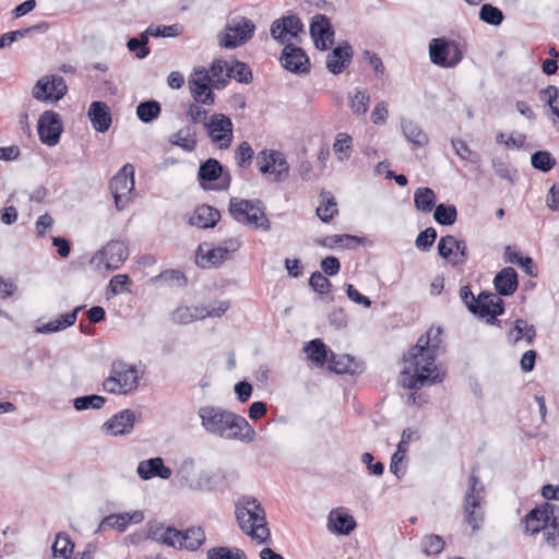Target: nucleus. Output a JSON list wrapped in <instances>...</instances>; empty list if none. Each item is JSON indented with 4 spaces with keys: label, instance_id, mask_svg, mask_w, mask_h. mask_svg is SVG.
I'll return each mask as SVG.
<instances>
[{
    "label": "nucleus",
    "instance_id": "1",
    "mask_svg": "<svg viewBox=\"0 0 559 559\" xmlns=\"http://www.w3.org/2000/svg\"><path fill=\"white\" fill-rule=\"evenodd\" d=\"M443 330L431 326L423 334L409 350V361L414 373L403 370L401 372L403 385L411 390H419L425 385H432L443 381L441 373L436 366V358L442 344Z\"/></svg>",
    "mask_w": 559,
    "mask_h": 559
},
{
    "label": "nucleus",
    "instance_id": "2",
    "mask_svg": "<svg viewBox=\"0 0 559 559\" xmlns=\"http://www.w3.org/2000/svg\"><path fill=\"white\" fill-rule=\"evenodd\" d=\"M198 415L202 427L211 435L245 443L252 442L257 436L255 430L245 417L223 407L202 406Z\"/></svg>",
    "mask_w": 559,
    "mask_h": 559
},
{
    "label": "nucleus",
    "instance_id": "3",
    "mask_svg": "<svg viewBox=\"0 0 559 559\" xmlns=\"http://www.w3.org/2000/svg\"><path fill=\"white\" fill-rule=\"evenodd\" d=\"M236 519L242 532L259 543H267L270 530L265 518V511L261 503L253 497L243 496L236 503Z\"/></svg>",
    "mask_w": 559,
    "mask_h": 559
},
{
    "label": "nucleus",
    "instance_id": "4",
    "mask_svg": "<svg viewBox=\"0 0 559 559\" xmlns=\"http://www.w3.org/2000/svg\"><path fill=\"white\" fill-rule=\"evenodd\" d=\"M459 295L473 316L486 319V323L490 325L500 324L498 317L506 310V304L501 297L488 290H483L475 297L467 285L460 288Z\"/></svg>",
    "mask_w": 559,
    "mask_h": 559
},
{
    "label": "nucleus",
    "instance_id": "5",
    "mask_svg": "<svg viewBox=\"0 0 559 559\" xmlns=\"http://www.w3.org/2000/svg\"><path fill=\"white\" fill-rule=\"evenodd\" d=\"M228 211L231 217L242 225L263 231L271 230V222L265 215V206L259 199L246 200L231 198L229 200Z\"/></svg>",
    "mask_w": 559,
    "mask_h": 559
},
{
    "label": "nucleus",
    "instance_id": "6",
    "mask_svg": "<svg viewBox=\"0 0 559 559\" xmlns=\"http://www.w3.org/2000/svg\"><path fill=\"white\" fill-rule=\"evenodd\" d=\"M478 472V465H473L464 495L465 521L473 531L479 530L484 521L485 487L479 479Z\"/></svg>",
    "mask_w": 559,
    "mask_h": 559
},
{
    "label": "nucleus",
    "instance_id": "7",
    "mask_svg": "<svg viewBox=\"0 0 559 559\" xmlns=\"http://www.w3.org/2000/svg\"><path fill=\"white\" fill-rule=\"evenodd\" d=\"M225 32L217 35L218 45L226 49H234L248 43L254 35V23L242 15H236L228 20Z\"/></svg>",
    "mask_w": 559,
    "mask_h": 559
},
{
    "label": "nucleus",
    "instance_id": "8",
    "mask_svg": "<svg viewBox=\"0 0 559 559\" xmlns=\"http://www.w3.org/2000/svg\"><path fill=\"white\" fill-rule=\"evenodd\" d=\"M428 52L431 63L444 69L456 67L463 59L461 44L444 36L430 39Z\"/></svg>",
    "mask_w": 559,
    "mask_h": 559
},
{
    "label": "nucleus",
    "instance_id": "9",
    "mask_svg": "<svg viewBox=\"0 0 559 559\" xmlns=\"http://www.w3.org/2000/svg\"><path fill=\"white\" fill-rule=\"evenodd\" d=\"M198 180L205 190L225 191L231 183V175L216 158L211 157L200 164Z\"/></svg>",
    "mask_w": 559,
    "mask_h": 559
},
{
    "label": "nucleus",
    "instance_id": "10",
    "mask_svg": "<svg viewBox=\"0 0 559 559\" xmlns=\"http://www.w3.org/2000/svg\"><path fill=\"white\" fill-rule=\"evenodd\" d=\"M241 247L239 238H229L223 240L217 247L209 249L203 253V246L200 245L197 250L195 261L200 267H217L224 263V260L230 252L237 251Z\"/></svg>",
    "mask_w": 559,
    "mask_h": 559
},
{
    "label": "nucleus",
    "instance_id": "11",
    "mask_svg": "<svg viewBox=\"0 0 559 559\" xmlns=\"http://www.w3.org/2000/svg\"><path fill=\"white\" fill-rule=\"evenodd\" d=\"M204 129L213 143H218L219 148H228L233 142L234 124L231 119L224 114H213L204 121Z\"/></svg>",
    "mask_w": 559,
    "mask_h": 559
},
{
    "label": "nucleus",
    "instance_id": "12",
    "mask_svg": "<svg viewBox=\"0 0 559 559\" xmlns=\"http://www.w3.org/2000/svg\"><path fill=\"white\" fill-rule=\"evenodd\" d=\"M305 32V25L297 14L284 15L272 22L270 34L280 44H288Z\"/></svg>",
    "mask_w": 559,
    "mask_h": 559
},
{
    "label": "nucleus",
    "instance_id": "13",
    "mask_svg": "<svg viewBox=\"0 0 559 559\" xmlns=\"http://www.w3.org/2000/svg\"><path fill=\"white\" fill-rule=\"evenodd\" d=\"M68 92V86L62 76L50 75L44 76L36 82L33 87V97L39 102H58Z\"/></svg>",
    "mask_w": 559,
    "mask_h": 559
},
{
    "label": "nucleus",
    "instance_id": "14",
    "mask_svg": "<svg viewBox=\"0 0 559 559\" xmlns=\"http://www.w3.org/2000/svg\"><path fill=\"white\" fill-rule=\"evenodd\" d=\"M257 165L262 174L274 175V181L282 182L288 176V163L278 151H261L257 156Z\"/></svg>",
    "mask_w": 559,
    "mask_h": 559
},
{
    "label": "nucleus",
    "instance_id": "15",
    "mask_svg": "<svg viewBox=\"0 0 559 559\" xmlns=\"http://www.w3.org/2000/svg\"><path fill=\"white\" fill-rule=\"evenodd\" d=\"M309 33L318 50H329L334 44L335 31L330 19L324 14L312 16Z\"/></svg>",
    "mask_w": 559,
    "mask_h": 559
},
{
    "label": "nucleus",
    "instance_id": "16",
    "mask_svg": "<svg viewBox=\"0 0 559 559\" xmlns=\"http://www.w3.org/2000/svg\"><path fill=\"white\" fill-rule=\"evenodd\" d=\"M37 131L41 143L48 146L57 145L63 131L59 114L52 110L44 111L38 119Z\"/></svg>",
    "mask_w": 559,
    "mask_h": 559
},
{
    "label": "nucleus",
    "instance_id": "17",
    "mask_svg": "<svg viewBox=\"0 0 559 559\" xmlns=\"http://www.w3.org/2000/svg\"><path fill=\"white\" fill-rule=\"evenodd\" d=\"M280 61L289 72L295 74H308L310 72V59L306 51L292 43L284 46Z\"/></svg>",
    "mask_w": 559,
    "mask_h": 559
},
{
    "label": "nucleus",
    "instance_id": "18",
    "mask_svg": "<svg viewBox=\"0 0 559 559\" xmlns=\"http://www.w3.org/2000/svg\"><path fill=\"white\" fill-rule=\"evenodd\" d=\"M129 255L127 245L121 240H111L102 248L92 259V262L99 260L105 262L108 271L118 270Z\"/></svg>",
    "mask_w": 559,
    "mask_h": 559
},
{
    "label": "nucleus",
    "instance_id": "19",
    "mask_svg": "<svg viewBox=\"0 0 559 559\" xmlns=\"http://www.w3.org/2000/svg\"><path fill=\"white\" fill-rule=\"evenodd\" d=\"M181 531L163 522L152 520L146 523V538L160 545L177 548L180 545Z\"/></svg>",
    "mask_w": 559,
    "mask_h": 559
},
{
    "label": "nucleus",
    "instance_id": "20",
    "mask_svg": "<svg viewBox=\"0 0 559 559\" xmlns=\"http://www.w3.org/2000/svg\"><path fill=\"white\" fill-rule=\"evenodd\" d=\"M212 78L204 69L195 70L189 80V86L193 99L197 103L211 106L215 102V95L211 90Z\"/></svg>",
    "mask_w": 559,
    "mask_h": 559
},
{
    "label": "nucleus",
    "instance_id": "21",
    "mask_svg": "<svg viewBox=\"0 0 559 559\" xmlns=\"http://www.w3.org/2000/svg\"><path fill=\"white\" fill-rule=\"evenodd\" d=\"M136 416L132 409H122L102 425V431L109 436H126L132 432Z\"/></svg>",
    "mask_w": 559,
    "mask_h": 559
},
{
    "label": "nucleus",
    "instance_id": "22",
    "mask_svg": "<svg viewBox=\"0 0 559 559\" xmlns=\"http://www.w3.org/2000/svg\"><path fill=\"white\" fill-rule=\"evenodd\" d=\"M556 510H559V507L549 502H544L543 504L533 508L524 516L525 533L535 535L547 528L548 522Z\"/></svg>",
    "mask_w": 559,
    "mask_h": 559
},
{
    "label": "nucleus",
    "instance_id": "23",
    "mask_svg": "<svg viewBox=\"0 0 559 559\" xmlns=\"http://www.w3.org/2000/svg\"><path fill=\"white\" fill-rule=\"evenodd\" d=\"M111 373L119 380V386L122 394H128L139 386L140 374L135 366L123 361H114L111 364Z\"/></svg>",
    "mask_w": 559,
    "mask_h": 559
},
{
    "label": "nucleus",
    "instance_id": "24",
    "mask_svg": "<svg viewBox=\"0 0 559 559\" xmlns=\"http://www.w3.org/2000/svg\"><path fill=\"white\" fill-rule=\"evenodd\" d=\"M353 58V48L343 41L332 49L326 57V68L332 74H340L347 68Z\"/></svg>",
    "mask_w": 559,
    "mask_h": 559
},
{
    "label": "nucleus",
    "instance_id": "25",
    "mask_svg": "<svg viewBox=\"0 0 559 559\" xmlns=\"http://www.w3.org/2000/svg\"><path fill=\"white\" fill-rule=\"evenodd\" d=\"M136 473L143 480H148L154 477L162 479H169L173 472L164 464V460L159 456L141 461L138 465Z\"/></svg>",
    "mask_w": 559,
    "mask_h": 559
},
{
    "label": "nucleus",
    "instance_id": "26",
    "mask_svg": "<svg viewBox=\"0 0 559 559\" xmlns=\"http://www.w3.org/2000/svg\"><path fill=\"white\" fill-rule=\"evenodd\" d=\"M493 286L499 297L513 295L519 287L516 271L511 266L503 267L496 274Z\"/></svg>",
    "mask_w": 559,
    "mask_h": 559
},
{
    "label": "nucleus",
    "instance_id": "27",
    "mask_svg": "<svg viewBox=\"0 0 559 559\" xmlns=\"http://www.w3.org/2000/svg\"><path fill=\"white\" fill-rule=\"evenodd\" d=\"M87 115L97 132L105 133L109 130L112 119L110 109L106 103L100 100L92 102Z\"/></svg>",
    "mask_w": 559,
    "mask_h": 559
},
{
    "label": "nucleus",
    "instance_id": "28",
    "mask_svg": "<svg viewBox=\"0 0 559 559\" xmlns=\"http://www.w3.org/2000/svg\"><path fill=\"white\" fill-rule=\"evenodd\" d=\"M219 218L221 213L217 209L207 204H202L190 215L188 223L191 226L207 229L215 227Z\"/></svg>",
    "mask_w": 559,
    "mask_h": 559
},
{
    "label": "nucleus",
    "instance_id": "29",
    "mask_svg": "<svg viewBox=\"0 0 559 559\" xmlns=\"http://www.w3.org/2000/svg\"><path fill=\"white\" fill-rule=\"evenodd\" d=\"M328 528L338 535H349L356 528V521L349 513L333 509L328 518Z\"/></svg>",
    "mask_w": 559,
    "mask_h": 559
},
{
    "label": "nucleus",
    "instance_id": "30",
    "mask_svg": "<svg viewBox=\"0 0 559 559\" xmlns=\"http://www.w3.org/2000/svg\"><path fill=\"white\" fill-rule=\"evenodd\" d=\"M110 192L130 194L134 189V167L126 164L109 181Z\"/></svg>",
    "mask_w": 559,
    "mask_h": 559
},
{
    "label": "nucleus",
    "instance_id": "31",
    "mask_svg": "<svg viewBox=\"0 0 559 559\" xmlns=\"http://www.w3.org/2000/svg\"><path fill=\"white\" fill-rule=\"evenodd\" d=\"M83 308L84 306L75 307L71 312L61 314L56 320L49 321L48 323L38 326L36 332L40 334H50L74 325L78 319V314L81 310H83Z\"/></svg>",
    "mask_w": 559,
    "mask_h": 559
},
{
    "label": "nucleus",
    "instance_id": "32",
    "mask_svg": "<svg viewBox=\"0 0 559 559\" xmlns=\"http://www.w3.org/2000/svg\"><path fill=\"white\" fill-rule=\"evenodd\" d=\"M206 536L201 526H191L181 531L180 545L178 549H186L189 551H197L204 543Z\"/></svg>",
    "mask_w": 559,
    "mask_h": 559
},
{
    "label": "nucleus",
    "instance_id": "33",
    "mask_svg": "<svg viewBox=\"0 0 559 559\" xmlns=\"http://www.w3.org/2000/svg\"><path fill=\"white\" fill-rule=\"evenodd\" d=\"M401 128L405 139L415 147H424L429 143L428 135L417 122L402 119Z\"/></svg>",
    "mask_w": 559,
    "mask_h": 559
},
{
    "label": "nucleus",
    "instance_id": "34",
    "mask_svg": "<svg viewBox=\"0 0 559 559\" xmlns=\"http://www.w3.org/2000/svg\"><path fill=\"white\" fill-rule=\"evenodd\" d=\"M357 362L349 355H335L331 353L329 369L337 374H354L357 370Z\"/></svg>",
    "mask_w": 559,
    "mask_h": 559
},
{
    "label": "nucleus",
    "instance_id": "35",
    "mask_svg": "<svg viewBox=\"0 0 559 559\" xmlns=\"http://www.w3.org/2000/svg\"><path fill=\"white\" fill-rule=\"evenodd\" d=\"M320 197L321 203L317 207V216L321 222L330 223L338 214L336 200L330 192H322Z\"/></svg>",
    "mask_w": 559,
    "mask_h": 559
},
{
    "label": "nucleus",
    "instance_id": "36",
    "mask_svg": "<svg viewBox=\"0 0 559 559\" xmlns=\"http://www.w3.org/2000/svg\"><path fill=\"white\" fill-rule=\"evenodd\" d=\"M436 194L431 188L420 187L414 192L415 207L423 213H429L436 209Z\"/></svg>",
    "mask_w": 559,
    "mask_h": 559
},
{
    "label": "nucleus",
    "instance_id": "37",
    "mask_svg": "<svg viewBox=\"0 0 559 559\" xmlns=\"http://www.w3.org/2000/svg\"><path fill=\"white\" fill-rule=\"evenodd\" d=\"M169 142L186 152H192L197 147L195 131L191 127L182 128L170 136Z\"/></svg>",
    "mask_w": 559,
    "mask_h": 559
},
{
    "label": "nucleus",
    "instance_id": "38",
    "mask_svg": "<svg viewBox=\"0 0 559 559\" xmlns=\"http://www.w3.org/2000/svg\"><path fill=\"white\" fill-rule=\"evenodd\" d=\"M307 357L317 366H323L328 361L326 345L320 338L311 340L305 346Z\"/></svg>",
    "mask_w": 559,
    "mask_h": 559
},
{
    "label": "nucleus",
    "instance_id": "39",
    "mask_svg": "<svg viewBox=\"0 0 559 559\" xmlns=\"http://www.w3.org/2000/svg\"><path fill=\"white\" fill-rule=\"evenodd\" d=\"M162 111L159 102L155 99L141 102L136 106V117L144 123H151L158 118Z\"/></svg>",
    "mask_w": 559,
    "mask_h": 559
},
{
    "label": "nucleus",
    "instance_id": "40",
    "mask_svg": "<svg viewBox=\"0 0 559 559\" xmlns=\"http://www.w3.org/2000/svg\"><path fill=\"white\" fill-rule=\"evenodd\" d=\"M218 481L215 474L211 471L203 469L197 474L194 481H191L192 490L214 491L217 489Z\"/></svg>",
    "mask_w": 559,
    "mask_h": 559
},
{
    "label": "nucleus",
    "instance_id": "41",
    "mask_svg": "<svg viewBox=\"0 0 559 559\" xmlns=\"http://www.w3.org/2000/svg\"><path fill=\"white\" fill-rule=\"evenodd\" d=\"M107 402L105 396L98 394H87L78 396L73 400V407L78 412L87 409H100Z\"/></svg>",
    "mask_w": 559,
    "mask_h": 559
},
{
    "label": "nucleus",
    "instance_id": "42",
    "mask_svg": "<svg viewBox=\"0 0 559 559\" xmlns=\"http://www.w3.org/2000/svg\"><path fill=\"white\" fill-rule=\"evenodd\" d=\"M457 210L452 204L440 203L433 212L435 221L442 226H451L456 222Z\"/></svg>",
    "mask_w": 559,
    "mask_h": 559
},
{
    "label": "nucleus",
    "instance_id": "43",
    "mask_svg": "<svg viewBox=\"0 0 559 559\" xmlns=\"http://www.w3.org/2000/svg\"><path fill=\"white\" fill-rule=\"evenodd\" d=\"M150 35L146 34V29L141 33L139 36H134L128 39L127 48L129 51L134 52L136 58L144 59L146 58L151 50L147 47Z\"/></svg>",
    "mask_w": 559,
    "mask_h": 559
},
{
    "label": "nucleus",
    "instance_id": "44",
    "mask_svg": "<svg viewBox=\"0 0 559 559\" xmlns=\"http://www.w3.org/2000/svg\"><path fill=\"white\" fill-rule=\"evenodd\" d=\"M227 76L245 84H248L252 81V72L250 67L239 60H234L233 64L227 68Z\"/></svg>",
    "mask_w": 559,
    "mask_h": 559
},
{
    "label": "nucleus",
    "instance_id": "45",
    "mask_svg": "<svg viewBox=\"0 0 559 559\" xmlns=\"http://www.w3.org/2000/svg\"><path fill=\"white\" fill-rule=\"evenodd\" d=\"M195 476V461L191 457L185 459L176 472L179 483L191 488V481H194Z\"/></svg>",
    "mask_w": 559,
    "mask_h": 559
},
{
    "label": "nucleus",
    "instance_id": "46",
    "mask_svg": "<svg viewBox=\"0 0 559 559\" xmlns=\"http://www.w3.org/2000/svg\"><path fill=\"white\" fill-rule=\"evenodd\" d=\"M206 557L207 559H247V555L243 550L225 546L209 549Z\"/></svg>",
    "mask_w": 559,
    "mask_h": 559
},
{
    "label": "nucleus",
    "instance_id": "47",
    "mask_svg": "<svg viewBox=\"0 0 559 559\" xmlns=\"http://www.w3.org/2000/svg\"><path fill=\"white\" fill-rule=\"evenodd\" d=\"M74 544L66 533H58L52 545V554L55 557H62L63 559H70Z\"/></svg>",
    "mask_w": 559,
    "mask_h": 559
},
{
    "label": "nucleus",
    "instance_id": "48",
    "mask_svg": "<svg viewBox=\"0 0 559 559\" xmlns=\"http://www.w3.org/2000/svg\"><path fill=\"white\" fill-rule=\"evenodd\" d=\"M479 19L486 24L499 26L503 22L504 15L499 8L485 3L479 10Z\"/></svg>",
    "mask_w": 559,
    "mask_h": 559
},
{
    "label": "nucleus",
    "instance_id": "49",
    "mask_svg": "<svg viewBox=\"0 0 559 559\" xmlns=\"http://www.w3.org/2000/svg\"><path fill=\"white\" fill-rule=\"evenodd\" d=\"M533 168L543 173H548L556 165V159L548 151H536L531 156Z\"/></svg>",
    "mask_w": 559,
    "mask_h": 559
},
{
    "label": "nucleus",
    "instance_id": "50",
    "mask_svg": "<svg viewBox=\"0 0 559 559\" xmlns=\"http://www.w3.org/2000/svg\"><path fill=\"white\" fill-rule=\"evenodd\" d=\"M182 26L180 24L173 25H154L151 24L146 28V34L156 38L176 37L182 33Z\"/></svg>",
    "mask_w": 559,
    "mask_h": 559
},
{
    "label": "nucleus",
    "instance_id": "51",
    "mask_svg": "<svg viewBox=\"0 0 559 559\" xmlns=\"http://www.w3.org/2000/svg\"><path fill=\"white\" fill-rule=\"evenodd\" d=\"M444 548V540L440 535L429 534L423 538L421 550L426 556H437Z\"/></svg>",
    "mask_w": 559,
    "mask_h": 559
},
{
    "label": "nucleus",
    "instance_id": "52",
    "mask_svg": "<svg viewBox=\"0 0 559 559\" xmlns=\"http://www.w3.org/2000/svg\"><path fill=\"white\" fill-rule=\"evenodd\" d=\"M353 139L347 133H338L335 138L333 148L340 160H346L350 156Z\"/></svg>",
    "mask_w": 559,
    "mask_h": 559
},
{
    "label": "nucleus",
    "instance_id": "53",
    "mask_svg": "<svg viewBox=\"0 0 559 559\" xmlns=\"http://www.w3.org/2000/svg\"><path fill=\"white\" fill-rule=\"evenodd\" d=\"M154 280L177 287H183L188 282L187 276L181 271L173 269L162 272Z\"/></svg>",
    "mask_w": 559,
    "mask_h": 559
},
{
    "label": "nucleus",
    "instance_id": "54",
    "mask_svg": "<svg viewBox=\"0 0 559 559\" xmlns=\"http://www.w3.org/2000/svg\"><path fill=\"white\" fill-rule=\"evenodd\" d=\"M452 146L455 151V154L463 160H468L473 164H478L480 162V155L472 151L465 141L463 140H451Z\"/></svg>",
    "mask_w": 559,
    "mask_h": 559
},
{
    "label": "nucleus",
    "instance_id": "55",
    "mask_svg": "<svg viewBox=\"0 0 559 559\" xmlns=\"http://www.w3.org/2000/svg\"><path fill=\"white\" fill-rule=\"evenodd\" d=\"M309 285L321 296L329 294L332 287L330 280L319 271H316L310 275Z\"/></svg>",
    "mask_w": 559,
    "mask_h": 559
},
{
    "label": "nucleus",
    "instance_id": "56",
    "mask_svg": "<svg viewBox=\"0 0 559 559\" xmlns=\"http://www.w3.org/2000/svg\"><path fill=\"white\" fill-rule=\"evenodd\" d=\"M456 238L452 235L442 236L438 242V253L439 255L448 260L451 263V259L453 258V253L455 251Z\"/></svg>",
    "mask_w": 559,
    "mask_h": 559
},
{
    "label": "nucleus",
    "instance_id": "57",
    "mask_svg": "<svg viewBox=\"0 0 559 559\" xmlns=\"http://www.w3.org/2000/svg\"><path fill=\"white\" fill-rule=\"evenodd\" d=\"M437 230L433 227H427L416 237L415 245L421 251H428L437 239Z\"/></svg>",
    "mask_w": 559,
    "mask_h": 559
},
{
    "label": "nucleus",
    "instance_id": "58",
    "mask_svg": "<svg viewBox=\"0 0 559 559\" xmlns=\"http://www.w3.org/2000/svg\"><path fill=\"white\" fill-rule=\"evenodd\" d=\"M369 95L366 91L355 90V94L350 99V108L354 114L360 116L368 109Z\"/></svg>",
    "mask_w": 559,
    "mask_h": 559
},
{
    "label": "nucleus",
    "instance_id": "59",
    "mask_svg": "<svg viewBox=\"0 0 559 559\" xmlns=\"http://www.w3.org/2000/svg\"><path fill=\"white\" fill-rule=\"evenodd\" d=\"M253 154L254 153L251 145L246 141L241 142L235 152V159L237 165L239 167L248 166L253 158Z\"/></svg>",
    "mask_w": 559,
    "mask_h": 559
},
{
    "label": "nucleus",
    "instance_id": "60",
    "mask_svg": "<svg viewBox=\"0 0 559 559\" xmlns=\"http://www.w3.org/2000/svg\"><path fill=\"white\" fill-rule=\"evenodd\" d=\"M468 258L469 254L466 241L456 238L455 251L451 259V265L454 267L464 265L468 261Z\"/></svg>",
    "mask_w": 559,
    "mask_h": 559
},
{
    "label": "nucleus",
    "instance_id": "61",
    "mask_svg": "<svg viewBox=\"0 0 559 559\" xmlns=\"http://www.w3.org/2000/svg\"><path fill=\"white\" fill-rule=\"evenodd\" d=\"M492 167L495 169V173L502 179H507L510 182H513V175L516 173L515 170H512L508 163L500 158H493L492 159Z\"/></svg>",
    "mask_w": 559,
    "mask_h": 559
},
{
    "label": "nucleus",
    "instance_id": "62",
    "mask_svg": "<svg viewBox=\"0 0 559 559\" xmlns=\"http://www.w3.org/2000/svg\"><path fill=\"white\" fill-rule=\"evenodd\" d=\"M320 266L324 274L334 276L341 270V262L336 257L329 255L321 260Z\"/></svg>",
    "mask_w": 559,
    "mask_h": 559
},
{
    "label": "nucleus",
    "instance_id": "63",
    "mask_svg": "<svg viewBox=\"0 0 559 559\" xmlns=\"http://www.w3.org/2000/svg\"><path fill=\"white\" fill-rule=\"evenodd\" d=\"M374 457L371 453L365 452L361 455V462L366 465L370 474L381 476L384 472V465L381 462H373Z\"/></svg>",
    "mask_w": 559,
    "mask_h": 559
},
{
    "label": "nucleus",
    "instance_id": "64",
    "mask_svg": "<svg viewBox=\"0 0 559 559\" xmlns=\"http://www.w3.org/2000/svg\"><path fill=\"white\" fill-rule=\"evenodd\" d=\"M130 277L127 274H118L111 277L108 284L107 293L110 292L112 295L122 293L123 287L129 284Z\"/></svg>",
    "mask_w": 559,
    "mask_h": 559
}]
</instances>
